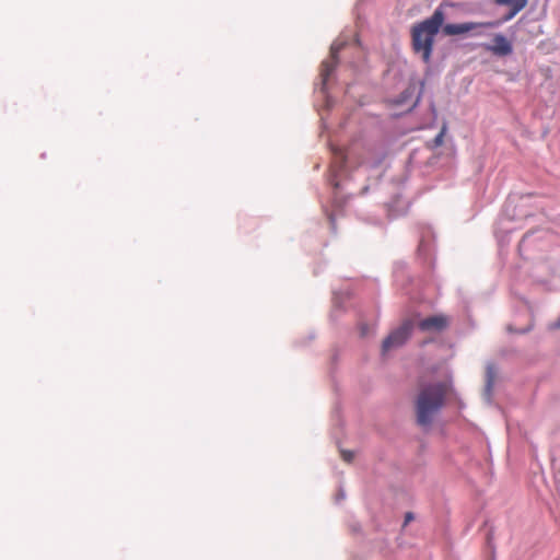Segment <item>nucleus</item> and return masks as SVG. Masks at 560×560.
I'll return each instance as SVG.
<instances>
[{
    "mask_svg": "<svg viewBox=\"0 0 560 560\" xmlns=\"http://www.w3.org/2000/svg\"><path fill=\"white\" fill-rule=\"evenodd\" d=\"M412 518H413L412 514L411 513H407L406 517H405V523L410 522Z\"/></svg>",
    "mask_w": 560,
    "mask_h": 560,
    "instance_id": "nucleus-13",
    "label": "nucleus"
},
{
    "mask_svg": "<svg viewBox=\"0 0 560 560\" xmlns=\"http://www.w3.org/2000/svg\"><path fill=\"white\" fill-rule=\"evenodd\" d=\"M447 389V385L442 382L421 386L416 398V416L419 425H431L434 416L444 405Z\"/></svg>",
    "mask_w": 560,
    "mask_h": 560,
    "instance_id": "nucleus-2",
    "label": "nucleus"
},
{
    "mask_svg": "<svg viewBox=\"0 0 560 560\" xmlns=\"http://www.w3.org/2000/svg\"><path fill=\"white\" fill-rule=\"evenodd\" d=\"M336 159H339L341 163H345L346 155L345 152L341 149L336 150L335 152Z\"/></svg>",
    "mask_w": 560,
    "mask_h": 560,
    "instance_id": "nucleus-11",
    "label": "nucleus"
},
{
    "mask_svg": "<svg viewBox=\"0 0 560 560\" xmlns=\"http://www.w3.org/2000/svg\"><path fill=\"white\" fill-rule=\"evenodd\" d=\"M342 44L334 43L330 47V57L322 62L320 66V77L323 83L325 84L337 66L338 59L337 55L341 50Z\"/></svg>",
    "mask_w": 560,
    "mask_h": 560,
    "instance_id": "nucleus-7",
    "label": "nucleus"
},
{
    "mask_svg": "<svg viewBox=\"0 0 560 560\" xmlns=\"http://www.w3.org/2000/svg\"><path fill=\"white\" fill-rule=\"evenodd\" d=\"M341 457L345 462L350 463L353 459L354 454L351 451H341Z\"/></svg>",
    "mask_w": 560,
    "mask_h": 560,
    "instance_id": "nucleus-10",
    "label": "nucleus"
},
{
    "mask_svg": "<svg viewBox=\"0 0 560 560\" xmlns=\"http://www.w3.org/2000/svg\"><path fill=\"white\" fill-rule=\"evenodd\" d=\"M410 95H411V91H409V90H406V91L401 94V96H402V98H404V100H405L406 97L410 96Z\"/></svg>",
    "mask_w": 560,
    "mask_h": 560,
    "instance_id": "nucleus-14",
    "label": "nucleus"
},
{
    "mask_svg": "<svg viewBox=\"0 0 560 560\" xmlns=\"http://www.w3.org/2000/svg\"><path fill=\"white\" fill-rule=\"evenodd\" d=\"M497 4L500 5H511L512 11L509 14L508 19L513 18L517 12L524 9L527 4V0H495Z\"/></svg>",
    "mask_w": 560,
    "mask_h": 560,
    "instance_id": "nucleus-8",
    "label": "nucleus"
},
{
    "mask_svg": "<svg viewBox=\"0 0 560 560\" xmlns=\"http://www.w3.org/2000/svg\"><path fill=\"white\" fill-rule=\"evenodd\" d=\"M445 132H446V127L443 126V128L441 129V131L436 135V137L432 140V145L433 148H439L443 144L444 142V136H445Z\"/></svg>",
    "mask_w": 560,
    "mask_h": 560,
    "instance_id": "nucleus-9",
    "label": "nucleus"
},
{
    "mask_svg": "<svg viewBox=\"0 0 560 560\" xmlns=\"http://www.w3.org/2000/svg\"><path fill=\"white\" fill-rule=\"evenodd\" d=\"M413 329L411 319L405 320L397 329L392 331L383 341L382 352L387 353L392 349L402 346L410 337Z\"/></svg>",
    "mask_w": 560,
    "mask_h": 560,
    "instance_id": "nucleus-3",
    "label": "nucleus"
},
{
    "mask_svg": "<svg viewBox=\"0 0 560 560\" xmlns=\"http://www.w3.org/2000/svg\"><path fill=\"white\" fill-rule=\"evenodd\" d=\"M491 383H492V381H491V378L489 377V381H488V387H489V388L491 387Z\"/></svg>",
    "mask_w": 560,
    "mask_h": 560,
    "instance_id": "nucleus-15",
    "label": "nucleus"
},
{
    "mask_svg": "<svg viewBox=\"0 0 560 560\" xmlns=\"http://www.w3.org/2000/svg\"><path fill=\"white\" fill-rule=\"evenodd\" d=\"M450 325V317L444 314H438L421 319L418 323V328L421 331H434L441 332L445 330Z\"/></svg>",
    "mask_w": 560,
    "mask_h": 560,
    "instance_id": "nucleus-5",
    "label": "nucleus"
},
{
    "mask_svg": "<svg viewBox=\"0 0 560 560\" xmlns=\"http://www.w3.org/2000/svg\"><path fill=\"white\" fill-rule=\"evenodd\" d=\"M443 7L444 4H441L429 19L415 24L411 28L412 49L416 54L421 55V59L425 63L431 60L434 38L445 20Z\"/></svg>",
    "mask_w": 560,
    "mask_h": 560,
    "instance_id": "nucleus-1",
    "label": "nucleus"
},
{
    "mask_svg": "<svg viewBox=\"0 0 560 560\" xmlns=\"http://www.w3.org/2000/svg\"><path fill=\"white\" fill-rule=\"evenodd\" d=\"M551 328L553 329H560V317L551 324Z\"/></svg>",
    "mask_w": 560,
    "mask_h": 560,
    "instance_id": "nucleus-12",
    "label": "nucleus"
},
{
    "mask_svg": "<svg viewBox=\"0 0 560 560\" xmlns=\"http://www.w3.org/2000/svg\"><path fill=\"white\" fill-rule=\"evenodd\" d=\"M497 25L498 23L494 22H465L459 24L448 23L442 25V31L446 36H456L466 34L479 27H493Z\"/></svg>",
    "mask_w": 560,
    "mask_h": 560,
    "instance_id": "nucleus-4",
    "label": "nucleus"
},
{
    "mask_svg": "<svg viewBox=\"0 0 560 560\" xmlns=\"http://www.w3.org/2000/svg\"><path fill=\"white\" fill-rule=\"evenodd\" d=\"M485 49L498 57H505L513 52V45L503 34H495L491 45H485Z\"/></svg>",
    "mask_w": 560,
    "mask_h": 560,
    "instance_id": "nucleus-6",
    "label": "nucleus"
}]
</instances>
